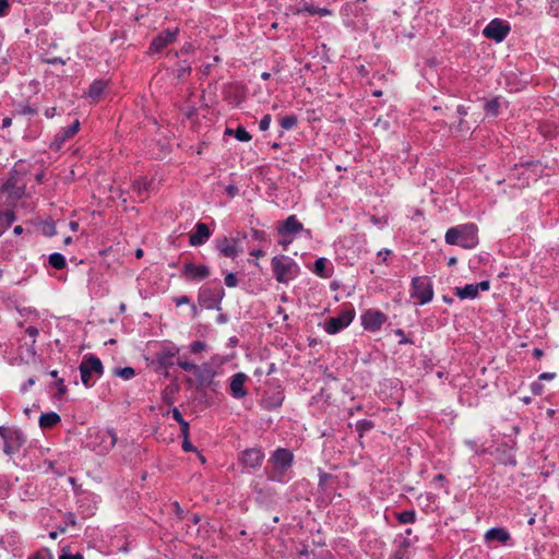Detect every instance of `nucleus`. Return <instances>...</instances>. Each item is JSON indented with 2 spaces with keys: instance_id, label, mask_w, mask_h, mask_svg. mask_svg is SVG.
Instances as JSON below:
<instances>
[{
  "instance_id": "obj_1",
  "label": "nucleus",
  "mask_w": 559,
  "mask_h": 559,
  "mask_svg": "<svg viewBox=\"0 0 559 559\" xmlns=\"http://www.w3.org/2000/svg\"><path fill=\"white\" fill-rule=\"evenodd\" d=\"M179 355V348L176 346L164 347L156 354V364L158 369L167 370L174 365H177L186 372L192 373L194 379H189L190 383L197 386L206 385L207 378L210 376V364L202 362L197 364L194 360H190L186 355Z\"/></svg>"
},
{
  "instance_id": "obj_2",
  "label": "nucleus",
  "mask_w": 559,
  "mask_h": 559,
  "mask_svg": "<svg viewBox=\"0 0 559 559\" xmlns=\"http://www.w3.org/2000/svg\"><path fill=\"white\" fill-rule=\"evenodd\" d=\"M293 461L294 455L289 450L283 448L275 450L270 459L271 469L267 478L272 481L287 483L292 478Z\"/></svg>"
},
{
  "instance_id": "obj_3",
  "label": "nucleus",
  "mask_w": 559,
  "mask_h": 559,
  "mask_svg": "<svg viewBox=\"0 0 559 559\" xmlns=\"http://www.w3.org/2000/svg\"><path fill=\"white\" fill-rule=\"evenodd\" d=\"M444 239L449 245L460 246L464 249L475 248L478 243L477 227L472 223L451 227L447 230Z\"/></svg>"
},
{
  "instance_id": "obj_4",
  "label": "nucleus",
  "mask_w": 559,
  "mask_h": 559,
  "mask_svg": "<svg viewBox=\"0 0 559 559\" xmlns=\"http://www.w3.org/2000/svg\"><path fill=\"white\" fill-rule=\"evenodd\" d=\"M272 271L278 283L287 284L295 280L300 272L299 265L288 255H275L271 260Z\"/></svg>"
},
{
  "instance_id": "obj_5",
  "label": "nucleus",
  "mask_w": 559,
  "mask_h": 559,
  "mask_svg": "<svg viewBox=\"0 0 559 559\" xmlns=\"http://www.w3.org/2000/svg\"><path fill=\"white\" fill-rule=\"evenodd\" d=\"M79 370L83 385L92 388L96 380L104 374V365L98 357L87 354L83 357Z\"/></svg>"
},
{
  "instance_id": "obj_6",
  "label": "nucleus",
  "mask_w": 559,
  "mask_h": 559,
  "mask_svg": "<svg viewBox=\"0 0 559 559\" xmlns=\"http://www.w3.org/2000/svg\"><path fill=\"white\" fill-rule=\"evenodd\" d=\"M25 189L26 183L23 180V174L16 168L10 170L5 180L0 179V192L5 193L10 200H21L25 194Z\"/></svg>"
},
{
  "instance_id": "obj_7",
  "label": "nucleus",
  "mask_w": 559,
  "mask_h": 559,
  "mask_svg": "<svg viewBox=\"0 0 559 559\" xmlns=\"http://www.w3.org/2000/svg\"><path fill=\"white\" fill-rule=\"evenodd\" d=\"M411 297L416 299L418 305L430 302L433 298L431 282L425 277H414L412 281Z\"/></svg>"
},
{
  "instance_id": "obj_8",
  "label": "nucleus",
  "mask_w": 559,
  "mask_h": 559,
  "mask_svg": "<svg viewBox=\"0 0 559 559\" xmlns=\"http://www.w3.org/2000/svg\"><path fill=\"white\" fill-rule=\"evenodd\" d=\"M355 318V310L350 306L348 308H345L341 311V313L336 317H332L329 320H326L323 324V329L328 334H336L340 331L347 328Z\"/></svg>"
},
{
  "instance_id": "obj_9",
  "label": "nucleus",
  "mask_w": 559,
  "mask_h": 559,
  "mask_svg": "<svg viewBox=\"0 0 559 559\" xmlns=\"http://www.w3.org/2000/svg\"><path fill=\"white\" fill-rule=\"evenodd\" d=\"M388 316L378 309H367L360 316L361 326L368 332H379L386 322Z\"/></svg>"
},
{
  "instance_id": "obj_10",
  "label": "nucleus",
  "mask_w": 559,
  "mask_h": 559,
  "mask_svg": "<svg viewBox=\"0 0 559 559\" xmlns=\"http://www.w3.org/2000/svg\"><path fill=\"white\" fill-rule=\"evenodd\" d=\"M117 439L115 429L107 428L99 430L94 437V450L98 454H107L116 445Z\"/></svg>"
},
{
  "instance_id": "obj_11",
  "label": "nucleus",
  "mask_w": 559,
  "mask_h": 559,
  "mask_svg": "<svg viewBox=\"0 0 559 559\" xmlns=\"http://www.w3.org/2000/svg\"><path fill=\"white\" fill-rule=\"evenodd\" d=\"M509 32L510 25L508 22L500 19H493L486 25L483 34L486 38L501 43L508 36Z\"/></svg>"
},
{
  "instance_id": "obj_12",
  "label": "nucleus",
  "mask_w": 559,
  "mask_h": 559,
  "mask_svg": "<svg viewBox=\"0 0 559 559\" xmlns=\"http://www.w3.org/2000/svg\"><path fill=\"white\" fill-rule=\"evenodd\" d=\"M210 275V269L206 265H197L187 262L181 269V276L189 282H201Z\"/></svg>"
},
{
  "instance_id": "obj_13",
  "label": "nucleus",
  "mask_w": 559,
  "mask_h": 559,
  "mask_svg": "<svg viewBox=\"0 0 559 559\" xmlns=\"http://www.w3.org/2000/svg\"><path fill=\"white\" fill-rule=\"evenodd\" d=\"M80 126V121L75 119L69 127L61 128L60 131L55 135L49 147L53 151H59L67 141L72 139L79 132Z\"/></svg>"
},
{
  "instance_id": "obj_14",
  "label": "nucleus",
  "mask_w": 559,
  "mask_h": 559,
  "mask_svg": "<svg viewBox=\"0 0 559 559\" xmlns=\"http://www.w3.org/2000/svg\"><path fill=\"white\" fill-rule=\"evenodd\" d=\"M490 288L489 281H483L476 284H466L464 287H455L454 294L461 299H475L479 292H487Z\"/></svg>"
},
{
  "instance_id": "obj_15",
  "label": "nucleus",
  "mask_w": 559,
  "mask_h": 559,
  "mask_svg": "<svg viewBox=\"0 0 559 559\" xmlns=\"http://www.w3.org/2000/svg\"><path fill=\"white\" fill-rule=\"evenodd\" d=\"M178 35V29H164L158 35H156L150 45V51L152 53L160 52L164 48H166L169 44L175 41Z\"/></svg>"
},
{
  "instance_id": "obj_16",
  "label": "nucleus",
  "mask_w": 559,
  "mask_h": 559,
  "mask_svg": "<svg viewBox=\"0 0 559 559\" xmlns=\"http://www.w3.org/2000/svg\"><path fill=\"white\" fill-rule=\"evenodd\" d=\"M26 438L20 429H13L3 441V452L7 455H13L24 445Z\"/></svg>"
},
{
  "instance_id": "obj_17",
  "label": "nucleus",
  "mask_w": 559,
  "mask_h": 559,
  "mask_svg": "<svg viewBox=\"0 0 559 559\" xmlns=\"http://www.w3.org/2000/svg\"><path fill=\"white\" fill-rule=\"evenodd\" d=\"M263 459V452L258 448H252L242 452L240 462L247 468H257L261 466Z\"/></svg>"
},
{
  "instance_id": "obj_18",
  "label": "nucleus",
  "mask_w": 559,
  "mask_h": 559,
  "mask_svg": "<svg viewBox=\"0 0 559 559\" xmlns=\"http://www.w3.org/2000/svg\"><path fill=\"white\" fill-rule=\"evenodd\" d=\"M302 224L297 219V217L295 215H290L277 227V233L282 237H295L302 230Z\"/></svg>"
},
{
  "instance_id": "obj_19",
  "label": "nucleus",
  "mask_w": 559,
  "mask_h": 559,
  "mask_svg": "<svg viewBox=\"0 0 559 559\" xmlns=\"http://www.w3.org/2000/svg\"><path fill=\"white\" fill-rule=\"evenodd\" d=\"M216 249L226 258H236L239 254L237 240L234 238H218L215 245Z\"/></svg>"
},
{
  "instance_id": "obj_20",
  "label": "nucleus",
  "mask_w": 559,
  "mask_h": 559,
  "mask_svg": "<svg viewBox=\"0 0 559 559\" xmlns=\"http://www.w3.org/2000/svg\"><path fill=\"white\" fill-rule=\"evenodd\" d=\"M210 237V226L205 223H198L195 225V231L190 235L189 243L193 247L200 246Z\"/></svg>"
},
{
  "instance_id": "obj_21",
  "label": "nucleus",
  "mask_w": 559,
  "mask_h": 559,
  "mask_svg": "<svg viewBox=\"0 0 559 559\" xmlns=\"http://www.w3.org/2000/svg\"><path fill=\"white\" fill-rule=\"evenodd\" d=\"M247 376L242 372L236 373L230 379V392L231 395L236 399H241L246 396L247 391L245 389V382L247 380Z\"/></svg>"
},
{
  "instance_id": "obj_22",
  "label": "nucleus",
  "mask_w": 559,
  "mask_h": 559,
  "mask_svg": "<svg viewBox=\"0 0 559 559\" xmlns=\"http://www.w3.org/2000/svg\"><path fill=\"white\" fill-rule=\"evenodd\" d=\"M290 11L293 14H301L304 12L309 13L310 15H320V16H326L331 15L332 12L326 8H317L314 5L302 3L296 7L290 8Z\"/></svg>"
},
{
  "instance_id": "obj_23",
  "label": "nucleus",
  "mask_w": 559,
  "mask_h": 559,
  "mask_svg": "<svg viewBox=\"0 0 559 559\" xmlns=\"http://www.w3.org/2000/svg\"><path fill=\"white\" fill-rule=\"evenodd\" d=\"M510 539V534L507 530L502 527H492L488 530L485 534V540L487 543L491 542H499V543H507Z\"/></svg>"
},
{
  "instance_id": "obj_24",
  "label": "nucleus",
  "mask_w": 559,
  "mask_h": 559,
  "mask_svg": "<svg viewBox=\"0 0 559 559\" xmlns=\"http://www.w3.org/2000/svg\"><path fill=\"white\" fill-rule=\"evenodd\" d=\"M60 420L61 417L55 412L43 413L39 416V426L43 429H49L55 427Z\"/></svg>"
},
{
  "instance_id": "obj_25",
  "label": "nucleus",
  "mask_w": 559,
  "mask_h": 559,
  "mask_svg": "<svg viewBox=\"0 0 559 559\" xmlns=\"http://www.w3.org/2000/svg\"><path fill=\"white\" fill-rule=\"evenodd\" d=\"M329 261L325 258H319L314 262L313 272L322 277V278H329L332 276V269L328 267Z\"/></svg>"
},
{
  "instance_id": "obj_26",
  "label": "nucleus",
  "mask_w": 559,
  "mask_h": 559,
  "mask_svg": "<svg viewBox=\"0 0 559 559\" xmlns=\"http://www.w3.org/2000/svg\"><path fill=\"white\" fill-rule=\"evenodd\" d=\"M207 349V344L206 342L204 341H194L192 342L189 346H188V353L192 356H194L193 358H189L190 360H194L197 364L200 361L201 357H199V355H201L202 353L206 352Z\"/></svg>"
},
{
  "instance_id": "obj_27",
  "label": "nucleus",
  "mask_w": 559,
  "mask_h": 559,
  "mask_svg": "<svg viewBox=\"0 0 559 559\" xmlns=\"http://www.w3.org/2000/svg\"><path fill=\"white\" fill-rule=\"evenodd\" d=\"M107 87V81L105 80H95L92 82V84L90 85V88H88V96L93 99H98L105 88Z\"/></svg>"
},
{
  "instance_id": "obj_28",
  "label": "nucleus",
  "mask_w": 559,
  "mask_h": 559,
  "mask_svg": "<svg viewBox=\"0 0 559 559\" xmlns=\"http://www.w3.org/2000/svg\"><path fill=\"white\" fill-rule=\"evenodd\" d=\"M16 215L13 210H5L0 212V229L2 234L15 222Z\"/></svg>"
},
{
  "instance_id": "obj_29",
  "label": "nucleus",
  "mask_w": 559,
  "mask_h": 559,
  "mask_svg": "<svg viewBox=\"0 0 559 559\" xmlns=\"http://www.w3.org/2000/svg\"><path fill=\"white\" fill-rule=\"evenodd\" d=\"M49 264L55 270H63L67 266L66 258L62 253L53 252L49 255Z\"/></svg>"
},
{
  "instance_id": "obj_30",
  "label": "nucleus",
  "mask_w": 559,
  "mask_h": 559,
  "mask_svg": "<svg viewBox=\"0 0 559 559\" xmlns=\"http://www.w3.org/2000/svg\"><path fill=\"white\" fill-rule=\"evenodd\" d=\"M151 182L147 181L145 177H139L133 181L132 188L138 193L139 197H142L143 193L150 190Z\"/></svg>"
},
{
  "instance_id": "obj_31",
  "label": "nucleus",
  "mask_w": 559,
  "mask_h": 559,
  "mask_svg": "<svg viewBox=\"0 0 559 559\" xmlns=\"http://www.w3.org/2000/svg\"><path fill=\"white\" fill-rule=\"evenodd\" d=\"M176 78L178 80H181L190 74L191 72V66L186 60L179 61L175 69Z\"/></svg>"
},
{
  "instance_id": "obj_32",
  "label": "nucleus",
  "mask_w": 559,
  "mask_h": 559,
  "mask_svg": "<svg viewBox=\"0 0 559 559\" xmlns=\"http://www.w3.org/2000/svg\"><path fill=\"white\" fill-rule=\"evenodd\" d=\"M396 518L402 524H411L416 520V513L414 510H406L396 514Z\"/></svg>"
},
{
  "instance_id": "obj_33",
  "label": "nucleus",
  "mask_w": 559,
  "mask_h": 559,
  "mask_svg": "<svg viewBox=\"0 0 559 559\" xmlns=\"http://www.w3.org/2000/svg\"><path fill=\"white\" fill-rule=\"evenodd\" d=\"M199 306L204 309H210V289L202 287L199 293Z\"/></svg>"
},
{
  "instance_id": "obj_34",
  "label": "nucleus",
  "mask_w": 559,
  "mask_h": 559,
  "mask_svg": "<svg viewBox=\"0 0 559 559\" xmlns=\"http://www.w3.org/2000/svg\"><path fill=\"white\" fill-rule=\"evenodd\" d=\"M114 374L124 380H130L135 376V371L132 367L116 368Z\"/></svg>"
},
{
  "instance_id": "obj_35",
  "label": "nucleus",
  "mask_w": 559,
  "mask_h": 559,
  "mask_svg": "<svg viewBox=\"0 0 559 559\" xmlns=\"http://www.w3.org/2000/svg\"><path fill=\"white\" fill-rule=\"evenodd\" d=\"M27 559H55L50 549L43 547L31 554Z\"/></svg>"
},
{
  "instance_id": "obj_36",
  "label": "nucleus",
  "mask_w": 559,
  "mask_h": 559,
  "mask_svg": "<svg viewBox=\"0 0 559 559\" xmlns=\"http://www.w3.org/2000/svg\"><path fill=\"white\" fill-rule=\"evenodd\" d=\"M282 403H283V396L281 395V393H277L276 396H274L273 399H264L263 400L264 407L267 409L276 408V407L281 406Z\"/></svg>"
},
{
  "instance_id": "obj_37",
  "label": "nucleus",
  "mask_w": 559,
  "mask_h": 559,
  "mask_svg": "<svg viewBox=\"0 0 559 559\" xmlns=\"http://www.w3.org/2000/svg\"><path fill=\"white\" fill-rule=\"evenodd\" d=\"M297 124V118L294 115L286 116L281 119V127L285 130H290Z\"/></svg>"
},
{
  "instance_id": "obj_38",
  "label": "nucleus",
  "mask_w": 559,
  "mask_h": 559,
  "mask_svg": "<svg viewBox=\"0 0 559 559\" xmlns=\"http://www.w3.org/2000/svg\"><path fill=\"white\" fill-rule=\"evenodd\" d=\"M234 134L240 142H249L251 140V134L243 127H238Z\"/></svg>"
},
{
  "instance_id": "obj_39",
  "label": "nucleus",
  "mask_w": 559,
  "mask_h": 559,
  "mask_svg": "<svg viewBox=\"0 0 559 559\" xmlns=\"http://www.w3.org/2000/svg\"><path fill=\"white\" fill-rule=\"evenodd\" d=\"M56 386H57V392L55 394V397L60 400L62 399V396L67 393L68 389H67V385L64 384V380L62 378L60 379H57L56 382H55Z\"/></svg>"
},
{
  "instance_id": "obj_40",
  "label": "nucleus",
  "mask_w": 559,
  "mask_h": 559,
  "mask_svg": "<svg viewBox=\"0 0 559 559\" xmlns=\"http://www.w3.org/2000/svg\"><path fill=\"white\" fill-rule=\"evenodd\" d=\"M499 105H500L499 100L498 99H493V100H490V102L486 103L485 109H486L488 115L497 116L498 115Z\"/></svg>"
},
{
  "instance_id": "obj_41",
  "label": "nucleus",
  "mask_w": 559,
  "mask_h": 559,
  "mask_svg": "<svg viewBox=\"0 0 559 559\" xmlns=\"http://www.w3.org/2000/svg\"><path fill=\"white\" fill-rule=\"evenodd\" d=\"M35 344L36 343H33V342H31V344H26L25 357H26L27 361L33 360L36 357Z\"/></svg>"
},
{
  "instance_id": "obj_42",
  "label": "nucleus",
  "mask_w": 559,
  "mask_h": 559,
  "mask_svg": "<svg viewBox=\"0 0 559 559\" xmlns=\"http://www.w3.org/2000/svg\"><path fill=\"white\" fill-rule=\"evenodd\" d=\"M17 114L23 116L36 115L37 109L29 105H23L17 109Z\"/></svg>"
},
{
  "instance_id": "obj_43",
  "label": "nucleus",
  "mask_w": 559,
  "mask_h": 559,
  "mask_svg": "<svg viewBox=\"0 0 559 559\" xmlns=\"http://www.w3.org/2000/svg\"><path fill=\"white\" fill-rule=\"evenodd\" d=\"M225 285L228 286V287H236L237 284H238V280L236 277V275L234 273H228L226 276H225Z\"/></svg>"
},
{
  "instance_id": "obj_44",
  "label": "nucleus",
  "mask_w": 559,
  "mask_h": 559,
  "mask_svg": "<svg viewBox=\"0 0 559 559\" xmlns=\"http://www.w3.org/2000/svg\"><path fill=\"white\" fill-rule=\"evenodd\" d=\"M25 333L32 338L33 343H36V337L39 334V330L36 326L29 325L26 328Z\"/></svg>"
},
{
  "instance_id": "obj_45",
  "label": "nucleus",
  "mask_w": 559,
  "mask_h": 559,
  "mask_svg": "<svg viewBox=\"0 0 559 559\" xmlns=\"http://www.w3.org/2000/svg\"><path fill=\"white\" fill-rule=\"evenodd\" d=\"M271 124V116L265 115L259 122V128L261 131H266Z\"/></svg>"
},
{
  "instance_id": "obj_46",
  "label": "nucleus",
  "mask_w": 559,
  "mask_h": 559,
  "mask_svg": "<svg viewBox=\"0 0 559 559\" xmlns=\"http://www.w3.org/2000/svg\"><path fill=\"white\" fill-rule=\"evenodd\" d=\"M35 383H36V379L34 377H32L21 385L20 391L22 393H26L29 390V388H32Z\"/></svg>"
},
{
  "instance_id": "obj_47",
  "label": "nucleus",
  "mask_w": 559,
  "mask_h": 559,
  "mask_svg": "<svg viewBox=\"0 0 559 559\" xmlns=\"http://www.w3.org/2000/svg\"><path fill=\"white\" fill-rule=\"evenodd\" d=\"M224 191L228 197L234 198L238 193V188L235 185H227Z\"/></svg>"
},
{
  "instance_id": "obj_48",
  "label": "nucleus",
  "mask_w": 559,
  "mask_h": 559,
  "mask_svg": "<svg viewBox=\"0 0 559 559\" xmlns=\"http://www.w3.org/2000/svg\"><path fill=\"white\" fill-rule=\"evenodd\" d=\"M10 9L9 0H0V17L8 14Z\"/></svg>"
},
{
  "instance_id": "obj_49",
  "label": "nucleus",
  "mask_w": 559,
  "mask_h": 559,
  "mask_svg": "<svg viewBox=\"0 0 559 559\" xmlns=\"http://www.w3.org/2000/svg\"><path fill=\"white\" fill-rule=\"evenodd\" d=\"M59 559H84V557L80 552H76V554L62 552L59 556Z\"/></svg>"
},
{
  "instance_id": "obj_50",
  "label": "nucleus",
  "mask_w": 559,
  "mask_h": 559,
  "mask_svg": "<svg viewBox=\"0 0 559 559\" xmlns=\"http://www.w3.org/2000/svg\"><path fill=\"white\" fill-rule=\"evenodd\" d=\"M179 425H180L181 435L183 436V438H188L189 437V424H188V421H186L183 419L182 421L179 423Z\"/></svg>"
},
{
  "instance_id": "obj_51",
  "label": "nucleus",
  "mask_w": 559,
  "mask_h": 559,
  "mask_svg": "<svg viewBox=\"0 0 559 559\" xmlns=\"http://www.w3.org/2000/svg\"><path fill=\"white\" fill-rule=\"evenodd\" d=\"M171 416L178 424L183 420L182 414L177 407L171 409Z\"/></svg>"
},
{
  "instance_id": "obj_52",
  "label": "nucleus",
  "mask_w": 559,
  "mask_h": 559,
  "mask_svg": "<svg viewBox=\"0 0 559 559\" xmlns=\"http://www.w3.org/2000/svg\"><path fill=\"white\" fill-rule=\"evenodd\" d=\"M176 306H181V305H186V304H189L190 302V298L188 296H180V297H176L174 299Z\"/></svg>"
},
{
  "instance_id": "obj_53",
  "label": "nucleus",
  "mask_w": 559,
  "mask_h": 559,
  "mask_svg": "<svg viewBox=\"0 0 559 559\" xmlns=\"http://www.w3.org/2000/svg\"><path fill=\"white\" fill-rule=\"evenodd\" d=\"M392 253L390 249H382L378 252V258L382 260V262L386 261V258Z\"/></svg>"
},
{
  "instance_id": "obj_54",
  "label": "nucleus",
  "mask_w": 559,
  "mask_h": 559,
  "mask_svg": "<svg viewBox=\"0 0 559 559\" xmlns=\"http://www.w3.org/2000/svg\"><path fill=\"white\" fill-rule=\"evenodd\" d=\"M48 64H66V60L61 57H53L46 60Z\"/></svg>"
},
{
  "instance_id": "obj_55",
  "label": "nucleus",
  "mask_w": 559,
  "mask_h": 559,
  "mask_svg": "<svg viewBox=\"0 0 559 559\" xmlns=\"http://www.w3.org/2000/svg\"><path fill=\"white\" fill-rule=\"evenodd\" d=\"M182 450L186 451V452L194 450V447L192 445V443L189 441L188 438H183Z\"/></svg>"
},
{
  "instance_id": "obj_56",
  "label": "nucleus",
  "mask_w": 559,
  "mask_h": 559,
  "mask_svg": "<svg viewBox=\"0 0 559 559\" xmlns=\"http://www.w3.org/2000/svg\"><path fill=\"white\" fill-rule=\"evenodd\" d=\"M13 429H10L4 426H0V437L3 439V441L8 438V436L12 432Z\"/></svg>"
},
{
  "instance_id": "obj_57",
  "label": "nucleus",
  "mask_w": 559,
  "mask_h": 559,
  "mask_svg": "<svg viewBox=\"0 0 559 559\" xmlns=\"http://www.w3.org/2000/svg\"><path fill=\"white\" fill-rule=\"evenodd\" d=\"M293 239L294 237H283V239L280 240V245H282L283 249L286 250L292 243Z\"/></svg>"
},
{
  "instance_id": "obj_58",
  "label": "nucleus",
  "mask_w": 559,
  "mask_h": 559,
  "mask_svg": "<svg viewBox=\"0 0 559 559\" xmlns=\"http://www.w3.org/2000/svg\"><path fill=\"white\" fill-rule=\"evenodd\" d=\"M57 114V109L56 107H48L46 110H45V116L46 118L50 119V118H53Z\"/></svg>"
},
{
  "instance_id": "obj_59",
  "label": "nucleus",
  "mask_w": 559,
  "mask_h": 559,
  "mask_svg": "<svg viewBox=\"0 0 559 559\" xmlns=\"http://www.w3.org/2000/svg\"><path fill=\"white\" fill-rule=\"evenodd\" d=\"M47 227H48V229H47V231H46V235H47V236H50V237H51V236H53V235L56 234V226H55V223H53V222H51V223L47 224Z\"/></svg>"
},
{
  "instance_id": "obj_60",
  "label": "nucleus",
  "mask_w": 559,
  "mask_h": 559,
  "mask_svg": "<svg viewBox=\"0 0 559 559\" xmlns=\"http://www.w3.org/2000/svg\"><path fill=\"white\" fill-rule=\"evenodd\" d=\"M531 166L523 167L522 175L526 176V183H530L531 179Z\"/></svg>"
},
{
  "instance_id": "obj_61",
  "label": "nucleus",
  "mask_w": 559,
  "mask_h": 559,
  "mask_svg": "<svg viewBox=\"0 0 559 559\" xmlns=\"http://www.w3.org/2000/svg\"><path fill=\"white\" fill-rule=\"evenodd\" d=\"M540 380H552L555 378V373L544 372L538 377Z\"/></svg>"
},
{
  "instance_id": "obj_62",
  "label": "nucleus",
  "mask_w": 559,
  "mask_h": 559,
  "mask_svg": "<svg viewBox=\"0 0 559 559\" xmlns=\"http://www.w3.org/2000/svg\"><path fill=\"white\" fill-rule=\"evenodd\" d=\"M395 334H396V335H399V337H402V340L400 341V343H401V344H404V343H407V342H408V340H407V338H405V336H404V332H403V330L397 329V330L395 331Z\"/></svg>"
},
{
  "instance_id": "obj_63",
  "label": "nucleus",
  "mask_w": 559,
  "mask_h": 559,
  "mask_svg": "<svg viewBox=\"0 0 559 559\" xmlns=\"http://www.w3.org/2000/svg\"><path fill=\"white\" fill-rule=\"evenodd\" d=\"M465 443L472 449L474 450L476 453H479V451L477 450V443L476 441H473V440H466Z\"/></svg>"
},
{
  "instance_id": "obj_64",
  "label": "nucleus",
  "mask_w": 559,
  "mask_h": 559,
  "mask_svg": "<svg viewBox=\"0 0 559 559\" xmlns=\"http://www.w3.org/2000/svg\"><path fill=\"white\" fill-rule=\"evenodd\" d=\"M12 124V119L10 117H5L2 119V124L1 127L4 129V128H9L10 126Z\"/></svg>"
}]
</instances>
